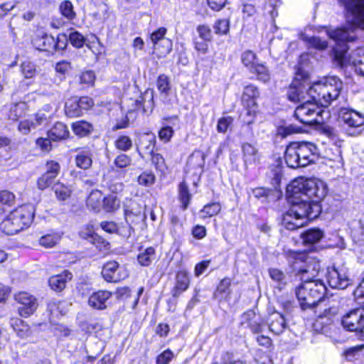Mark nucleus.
Instances as JSON below:
<instances>
[{"label":"nucleus","instance_id":"1","mask_svg":"<svg viewBox=\"0 0 364 364\" xmlns=\"http://www.w3.org/2000/svg\"><path fill=\"white\" fill-rule=\"evenodd\" d=\"M326 184L318 179L299 178L294 180L287 187V193L291 208L282 220L285 228L290 230L298 229L321 213L319 202L327 194Z\"/></svg>","mask_w":364,"mask_h":364},{"label":"nucleus","instance_id":"2","mask_svg":"<svg viewBox=\"0 0 364 364\" xmlns=\"http://www.w3.org/2000/svg\"><path fill=\"white\" fill-rule=\"evenodd\" d=\"M343 89V82L335 76H330L309 86V97L321 107L328 106L336 100Z\"/></svg>","mask_w":364,"mask_h":364},{"label":"nucleus","instance_id":"3","mask_svg":"<svg viewBox=\"0 0 364 364\" xmlns=\"http://www.w3.org/2000/svg\"><path fill=\"white\" fill-rule=\"evenodd\" d=\"M286 255L301 281H316L314 278L321 270L320 261L317 258L291 250L286 252Z\"/></svg>","mask_w":364,"mask_h":364},{"label":"nucleus","instance_id":"4","mask_svg":"<svg viewBox=\"0 0 364 364\" xmlns=\"http://www.w3.org/2000/svg\"><path fill=\"white\" fill-rule=\"evenodd\" d=\"M317 148L311 142H292L287 146L284 159L287 166L296 168L314 163Z\"/></svg>","mask_w":364,"mask_h":364},{"label":"nucleus","instance_id":"5","mask_svg":"<svg viewBox=\"0 0 364 364\" xmlns=\"http://www.w3.org/2000/svg\"><path fill=\"white\" fill-rule=\"evenodd\" d=\"M34 216L33 207L21 205L11 211L1 222L0 229L7 235L16 234L28 228Z\"/></svg>","mask_w":364,"mask_h":364},{"label":"nucleus","instance_id":"6","mask_svg":"<svg viewBox=\"0 0 364 364\" xmlns=\"http://www.w3.org/2000/svg\"><path fill=\"white\" fill-rule=\"evenodd\" d=\"M326 287L322 281H302L296 289V295L303 309L312 308L323 298Z\"/></svg>","mask_w":364,"mask_h":364},{"label":"nucleus","instance_id":"7","mask_svg":"<svg viewBox=\"0 0 364 364\" xmlns=\"http://www.w3.org/2000/svg\"><path fill=\"white\" fill-rule=\"evenodd\" d=\"M319 103L312 99H306L299 105L295 111L294 116L301 123L312 125L320 124L323 122L322 109L318 107Z\"/></svg>","mask_w":364,"mask_h":364},{"label":"nucleus","instance_id":"8","mask_svg":"<svg viewBox=\"0 0 364 364\" xmlns=\"http://www.w3.org/2000/svg\"><path fill=\"white\" fill-rule=\"evenodd\" d=\"M339 119L346 126V132L350 136H358L364 129V115L353 109L341 108Z\"/></svg>","mask_w":364,"mask_h":364},{"label":"nucleus","instance_id":"9","mask_svg":"<svg viewBox=\"0 0 364 364\" xmlns=\"http://www.w3.org/2000/svg\"><path fill=\"white\" fill-rule=\"evenodd\" d=\"M348 48L339 50L335 49V59L340 66H343L348 63H352L355 71L364 76V48H358L350 56L347 55Z\"/></svg>","mask_w":364,"mask_h":364},{"label":"nucleus","instance_id":"10","mask_svg":"<svg viewBox=\"0 0 364 364\" xmlns=\"http://www.w3.org/2000/svg\"><path fill=\"white\" fill-rule=\"evenodd\" d=\"M102 275L107 282H118L127 278L129 272L124 265H119L116 261H109L104 264Z\"/></svg>","mask_w":364,"mask_h":364},{"label":"nucleus","instance_id":"11","mask_svg":"<svg viewBox=\"0 0 364 364\" xmlns=\"http://www.w3.org/2000/svg\"><path fill=\"white\" fill-rule=\"evenodd\" d=\"M15 300L18 304V313L22 317H29L37 309L38 304L37 299L32 294L21 291L15 295Z\"/></svg>","mask_w":364,"mask_h":364},{"label":"nucleus","instance_id":"12","mask_svg":"<svg viewBox=\"0 0 364 364\" xmlns=\"http://www.w3.org/2000/svg\"><path fill=\"white\" fill-rule=\"evenodd\" d=\"M341 325L347 331L360 333L364 325V309H355L346 313L342 317Z\"/></svg>","mask_w":364,"mask_h":364},{"label":"nucleus","instance_id":"13","mask_svg":"<svg viewBox=\"0 0 364 364\" xmlns=\"http://www.w3.org/2000/svg\"><path fill=\"white\" fill-rule=\"evenodd\" d=\"M47 119L48 116L45 113L38 111L35 115L21 120L18 124V129L21 134H28L32 130L45 123Z\"/></svg>","mask_w":364,"mask_h":364},{"label":"nucleus","instance_id":"14","mask_svg":"<svg viewBox=\"0 0 364 364\" xmlns=\"http://www.w3.org/2000/svg\"><path fill=\"white\" fill-rule=\"evenodd\" d=\"M328 284L335 289H346L349 285L350 279L344 269L333 268L328 272Z\"/></svg>","mask_w":364,"mask_h":364},{"label":"nucleus","instance_id":"15","mask_svg":"<svg viewBox=\"0 0 364 364\" xmlns=\"http://www.w3.org/2000/svg\"><path fill=\"white\" fill-rule=\"evenodd\" d=\"M32 43L36 49L44 51H50L57 46L55 39L41 30L36 31V36L32 40Z\"/></svg>","mask_w":364,"mask_h":364},{"label":"nucleus","instance_id":"16","mask_svg":"<svg viewBox=\"0 0 364 364\" xmlns=\"http://www.w3.org/2000/svg\"><path fill=\"white\" fill-rule=\"evenodd\" d=\"M112 294L109 291L100 290L92 293L88 299V304L90 307L103 310L107 306V301L111 298Z\"/></svg>","mask_w":364,"mask_h":364},{"label":"nucleus","instance_id":"17","mask_svg":"<svg viewBox=\"0 0 364 364\" xmlns=\"http://www.w3.org/2000/svg\"><path fill=\"white\" fill-rule=\"evenodd\" d=\"M156 144V136L154 134H144L140 136L139 144H136V150L139 154L144 158L145 155H151L154 153Z\"/></svg>","mask_w":364,"mask_h":364},{"label":"nucleus","instance_id":"18","mask_svg":"<svg viewBox=\"0 0 364 364\" xmlns=\"http://www.w3.org/2000/svg\"><path fill=\"white\" fill-rule=\"evenodd\" d=\"M135 102L136 109L141 107L143 112H151L154 106V91L152 90H146L137 100H136Z\"/></svg>","mask_w":364,"mask_h":364},{"label":"nucleus","instance_id":"19","mask_svg":"<svg viewBox=\"0 0 364 364\" xmlns=\"http://www.w3.org/2000/svg\"><path fill=\"white\" fill-rule=\"evenodd\" d=\"M259 95V92L256 87L253 85L246 86L242 96L243 105L253 110L257 105L255 100Z\"/></svg>","mask_w":364,"mask_h":364},{"label":"nucleus","instance_id":"20","mask_svg":"<svg viewBox=\"0 0 364 364\" xmlns=\"http://www.w3.org/2000/svg\"><path fill=\"white\" fill-rule=\"evenodd\" d=\"M190 278L186 271H179L176 277L175 287L172 290L173 297H178L182 292L185 291L189 287Z\"/></svg>","mask_w":364,"mask_h":364},{"label":"nucleus","instance_id":"21","mask_svg":"<svg viewBox=\"0 0 364 364\" xmlns=\"http://www.w3.org/2000/svg\"><path fill=\"white\" fill-rule=\"evenodd\" d=\"M71 279L72 274L68 271H65L60 274L50 277L48 282L53 290L55 291H61L65 287L68 281Z\"/></svg>","mask_w":364,"mask_h":364},{"label":"nucleus","instance_id":"22","mask_svg":"<svg viewBox=\"0 0 364 364\" xmlns=\"http://www.w3.org/2000/svg\"><path fill=\"white\" fill-rule=\"evenodd\" d=\"M242 157L245 165L256 164L259 160L258 149L250 143H245L242 146Z\"/></svg>","mask_w":364,"mask_h":364},{"label":"nucleus","instance_id":"23","mask_svg":"<svg viewBox=\"0 0 364 364\" xmlns=\"http://www.w3.org/2000/svg\"><path fill=\"white\" fill-rule=\"evenodd\" d=\"M309 87L301 85L299 87H291L288 90L287 96L289 100L294 102H301L305 101L306 99H312L309 97Z\"/></svg>","mask_w":364,"mask_h":364},{"label":"nucleus","instance_id":"24","mask_svg":"<svg viewBox=\"0 0 364 364\" xmlns=\"http://www.w3.org/2000/svg\"><path fill=\"white\" fill-rule=\"evenodd\" d=\"M48 137L53 141L65 139L69 136V131L65 124L61 122H57L48 131Z\"/></svg>","mask_w":364,"mask_h":364},{"label":"nucleus","instance_id":"25","mask_svg":"<svg viewBox=\"0 0 364 364\" xmlns=\"http://www.w3.org/2000/svg\"><path fill=\"white\" fill-rule=\"evenodd\" d=\"M11 325L17 336L23 339H26L32 336V331L30 326L21 319H12Z\"/></svg>","mask_w":364,"mask_h":364},{"label":"nucleus","instance_id":"26","mask_svg":"<svg viewBox=\"0 0 364 364\" xmlns=\"http://www.w3.org/2000/svg\"><path fill=\"white\" fill-rule=\"evenodd\" d=\"M286 328V321L282 315L276 313L269 318V331L275 334H280Z\"/></svg>","mask_w":364,"mask_h":364},{"label":"nucleus","instance_id":"27","mask_svg":"<svg viewBox=\"0 0 364 364\" xmlns=\"http://www.w3.org/2000/svg\"><path fill=\"white\" fill-rule=\"evenodd\" d=\"M28 106L24 102L12 104L9 109V118L11 120L17 121L25 115Z\"/></svg>","mask_w":364,"mask_h":364},{"label":"nucleus","instance_id":"28","mask_svg":"<svg viewBox=\"0 0 364 364\" xmlns=\"http://www.w3.org/2000/svg\"><path fill=\"white\" fill-rule=\"evenodd\" d=\"M53 191L55 193V197L59 200H65L69 198L73 191L70 186L60 182L54 184Z\"/></svg>","mask_w":364,"mask_h":364},{"label":"nucleus","instance_id":"29","mask_svg":"<svg viewBox=\"0 0 364 364\" xmlns=\"http://www.w3.org/2000/svg\"><path fill=\"white\" fill-rule=\"evenodd\" d=\"M103 195L101 191L95 190L92 191L87 200L88 207L95 211H99L102 203H103Z\"/></svg>","mask_w":364,"mask_h":364},{"label":"nucleus","instance_id":"30","mask_svg":"<svg viewBox=\"0 0 364 364\" xmlns=\"http://www.w3.org/2000/svg\"><path fill=\"white\" fill-rule=\"evenodd\" d=\"M73 132L80 136H85L92 131V126L85 121H77L72 124Z\"/></svg>","mask_w":364,"mask_h":364},{"label":"nucleus","instance_id":"31","mask_svg":"<svg viewBox=\"0 0 364 364\" xmlns=\"http://www.w3.org/2000/svg\"><path fill=\"white\" fill-rule=\"evenodd\" d=\"M60 235L55 232H52L41 236L39 239V244L46 248L54 247L60 240Z\"/></svg>","mask_w":364,"mask_h":364},{"label":"nucleus","instance_id":"32","mask_svg":"<svg viewBox=\"0 0 364 364\" xmlns=\"http://www.w3.org/2000/svg\"><path fill=\"white\" fill-rule=\"evenodd\" d=\"M323 233L320 229H310L301 235L304 242L306 244H314L320 241Z\"/></svg>","mask_w":364,"mask_h":364},{"label":"nucleus","instance_id":"33","mask_svg":"<svg viewBox=\"0 0 364 364\" xmlns=\"http://www.w3.org/2000/svg\"><path fill=\"white\" fill-rule=\"evenodd\" d=\"M65 113L70 117H78L82 114L77 102V97H72L65 102Z\"/></svg>","mask_w":364,"mask_h":364},{"label":"nucleus","instance_id":"34","mask_svg":"<svg viewBox=\"0 0 364 364\" xmlns=\"http://www.w3.org/2000/svg\"><path fill=\"white\" fill-rule=\"evenodd\" d=\"M221 210V205L219 203H208L200 211L202 219L213 217L218 215Z\"/></svg>","mask_w":364,"mask_h":364},{"label":"nucleus","instance_id":"35","mask_svg":"<svg viewBox=\"0 0 364 364\" xmlns=\"http://www.w3.org/2000/svg\"><path fill=\"white\" fill-rule=\"evenodd\" d=\"M76 166L82 169L89 168L92 164V154L90 151H82L75 157Z\"/></svg>","mask_w":364,"mask_h":364},{"label":"nucleus","instance_id":"36","mask_svg":"<svg viewBox=\"0 0 364 364\" xmlns=\"http://www.w3.org/2000/svg\"><path fill=\"white\" fill-rule=\"evenodd\" d=\"M230 285L231 280L229 278L222 279L214 294L215 296L219 299L227 298L230 293Z\"/></svg>","mask_w":364,"mask_h":364},{"label":"nucleus","instance_id":"37","mask_svg":"<svg viewBox=\"0 0 364 364\" xmlns=\"http://www.w3.org/2000/svg\"><path fill=\"white\" fill-rule=\"evenodd\" d=\"M269 277L277 284V287L282 289L287 283L286 274L278 269H270L269 270Z\"/></svg>","mask_w":364,"mask_h":364},{"label":"nucleus","instance_id":"38","mask_svg":"<svg viewBox=\"0 0 364 364\" xmlns=\"http://www.w3.org/2000/svg\"><path fill=\"white\" fill-rule=\"evenodd\" d=\"M154 49L157 52L159 58H162L168 54L172 50V41L167 38L161 43L154 45Z\"/></svg>","mask_w":364,"mask_h":364},{"label":"nucleus","instance_id":"39","mask_svg":"<svg viewBox=\"0 0 364 364\" xmlns=\"http://www.w3.org/2000/svg\"><path fill=\"white\" fill-rule=\"evenodd\" d=\"M155 258V250L148 247L138 255V261L142 266H149Z\"/></svg>","mask_w":364,"mask_h":364},{"label":"nucleus","instance_id":"40","mask_svg":"<svg viewBox=\"0 0 364 364\" xmlns=\"http://www.w3.org/2000/svg\"><path fill=\"white\" fill-rule=\"evenodd\" d=\"M250 72L256 74L257 79L263 82H267L270 78L269 70L262 63H257Z\"/></svg>","mask_w":364,"mask_h":364},{"label":"nucleus","instance_id":"41","mask_svg":"<svg viewBox=\"0 0 364 364\" xmlns=\"http://www.w3.org/2000/svg\"><path fill=\"white\" fill-rule=\"evenodd\" d=\"M241 60L242 64L248 68L249 70L255 68L258 63L257 55L251 50H245L242 53Z\"/></svg>","mask_w":364,"mask_h":364},{"label":"nucleus","instance_id":"42","mask_svg":"<svg viewBox=\"0 0 364 364\" xmlns=\"http://www.w3.org/2000/svg\"><path fill=\"white\" fill-rule=\"evenodd\" d=\"M179 200L182 203V207L186 210L191 201V195L189 193L187 185L185 183H181L178 187Z\"/></svg>","mask_w":364,"mask_h":364},{"label":"nucleus","instance_id":"43","mask_svg":"<svg viewBox=\"0 0 364 364\" xmlns=\"http://www.w3.org/2000/svg\"><path fill=\"white\" fill-rule=\"evenodd\" d=\"M48 309L53 317H58L66 313L65 304L63 301H50L48 304Z\"/></svg>","mask_w":364,"mask_h":364},{"label":"nucleus","instance_id":"44","mask_svg":"<svg viewBox=\"0 0 364 364\" xmlns=\"http://www.w3.org/2000/svg\"><path fill=\"white\" fill-rule=\"evenodd\" d=\"M60 14L67 19L73 20L75 17V12L73 6L70 1H63L60 3L59 7Z\"/></svg>","mask_w":364,"mask_h":364},{"label":"nucleus","instance_id":"45","mask_svg":"<svg viewBox=\"0 0 364 364\" xmlns=\"http://www.w3.org/2000/svg\"><path fill=\"white\" fill-rule=\"evenodd\" d=\"M115 147L122 151H127L132 147V141L128 136L120 135L114 141Z\"/></svg>","mask_w":364,"mask_h":364},{"label":"nucleus","instance_id":"46","mask_svg":"<svg viewBox=\"0 0 364 364\" xmlns=\"http://www.w3.org/2000/svg\"><path fill=\"white\" fill-rule=\"evenodd\" d=\"M364 348V345H359L348 348L344 352L346 358L349 361L358 360L363 355L362 351Z\"/></svg>","mask_w":364,"mask_h":364},{"label":"nucleus","instance_id":"47","mask_svg":"<svg viewBox=\"0 0 364 364\" xmlns=\"http://www.w3.org/2000/svg\"><path fill=\"white\" fill-rule=\"evenodd\" d=\"M21 70L26 78H32L36 73V66L33 62L26 60L21 65Z\"/></svg>","mask_w":364,"mask_h":364},{"label":"nucleus","instance_id":"48","mask_svg":"<svg viewBox=\"0 0 364 364\" xmlns=\"http://www.w3.org/2000/svg\"><path fill=\"white\" fill-rule=\"evenodd\" d=\"M213 28L216 34L226 35L230 30V21L226 18L218 19L215 22Z\"/></svg>","mask_w":364,"mask_h":364},{"label":"nucleus","instance_id":"49","mask_svg":"<svg viewBox=\"0 0 364 364\" xmlns=\"http://www.w3.org/2000/svg\"><path fill=\"white\" fill-rule=\"evenodd\" d=\"M119 205V200L117 199V196L110 195L107 197H104L103 207L107 211H114L118 209Z\"/></svg>","mask_w":364,"mask_h":364},{"label":"nucleus","instance_id":"50","mask_svg":"<svg viewBox=\"0 0 364 364\" xmlns=\"http://www.w3.org/2000/svg\"><path fill=\"white\" fill-rule=\"evenodd\" d=\"M301 129L296 125L290 124L288 126H281L277 128V135L282 137H286L288 135L299 133Z\"/></svg>","mask_w":364,"mask_h":364},{"label":"nucleus","instance_id":"51","mask_svg":"<svg viewBox=\"0 0 364 364\" xmlns=\"http://www.w3.org/2000/svg\"><path fill=\"white\" fill-rule=\"evenodd\" d=\"M139 184L144 186H150L155 182V176L151 172H143L138 176Z\"/></svg>","mask_w":364,"mask_h":364},{"label":"nucleus","instance_id":"52","mask_svg":"<svg viewBox=\"0 0 364 364\" xmlns=\"http://www.w3.org/2000/svg\"><path fill=\"white\" fill-rule=\"evenodd\" d=\"M151 155V162L155 166L156 169L159 171L164 172L166 168V164L165 160L162 155L160 154H152Z\"/></svg>","mask_w":364,"mask_h":364},{"label":"nucleus","instance_id":"53","mask_svg":"<svg viewBox=\"0 0 364 364\" xmlns=\"http://www.w3.org/2000/svg\"><path fill=\"white\" fill-rule=\"evenodd\" d=\"M307 43L309 47L318 50H323L328 46L327 42L326 41L315 36L308 38Z\"/></svg>","mask_w":364,"mask_h":364},{"label":"nucleus","instance_id":"54","mask_svg":"<svg viewBox=\"0 0 364 364\" xmlns=\"http://www.w3.org/2000/svg\"><path fill=\"white\" fill-rule=\"evenodd\" d=\"M166 32L167 30L164 27H161L158 30L154 31L150 36L152 44H158V43H161L163 40L167 39V38L165 37Z\"/></svg>","mask_w":364,"mask_h":364},{"label":"nucleus","instance_id":"55","mask_svg":"<svg viewBox=\"0 0 364 364\" xmlns=\"http://www.w3.org/2000/svg\"><path fill=\"white\" fill-rule=\"evenodd\" d=\"M196 31L201 39L205 41H210L213 38L210 28L207 25L198 26Z\"/></svg>","mask_w":364,"mask_h":364},{"label":"nucleus","instance_id":"56","mask_svg":"<svg viewBox=\"0 0 364 364\" xmlns=\"http://www.w3.org/2000/svg\"><path fill=\"white\" fill-rule=\"evenodd\" d=\"M114 164L117 168H126L131 165L132 159L127 154H121L115 158Z\"/></svg>","mask_w":364,"mask_h":364},{"label":"nucleus","instance_id":"57","mask_svg":"<svg viewBox=\"0 0 364 364\" xmlns=\"http://www.w3.org/2000/svg\"><path fill=\"white\" fill-rule=\"evenodd\" d=\"M53 176L43 173L37 181L38 188L41 190H45L48 187H49L53 182L54 179Z\"/></svg>","mask_w":364,"mask_h":364},{"label":"nucleus","instance_id":"58","mask_svg":"<svg viewBox=\"0 0 364 364\" xmlns=\"http://www.w3.org/2000/svg\"><path fill=\"white\" fill-rule=\"evenodd\" d=\"M173 356V353L171 350L166 349L156 357V363L169 364Z\"/></svg>","mask_w":364,"mask_h":364},{"label":"nucleus","instance_id":"59","mask_svg":"<svg viewBox=\"0 0 364 364\" xmlns=\"http://www.w3.org/2000/svg\"><path fill=\"white\" fill-rule=\"evenodd\" d=\"M232 122L233 119L231 117H224L219 119L217 124L218 132L222 133L226 132Z\"/></svg>","mask_w":364,"mask_h":364},{"label":"nucleus","instance_id":"60","mask_svg":"<svg viewBox=\"0 0 364 364\" xmlns=\"http://www.w3.org/2000/svg\"><path fill=\"white\" fill-rule=\"evenodd\" d=\"M96 235L97 234L95 233V228L92 224L85 225L80 232V235L82 238L89 240H92Z\"/></svg>","mask_w":364,"mask_h":364},{"label":"nucleus","instance_id":"61","mask_svg":"<svg viewBox=\"0 0 364 364\" xmlns=\"http://www.w3.org/2000/svg\"><path fill=\"white\" fill-rule=\"evenodd\" d=\"M71 43L76 48H82L85 43V38L78 32L70 33L69 36Z\"/></svg>","mask_w":364,"mask_h":364},{"label":"nucleus","instance_id":"62","mask_svg":"<svg viewBox=\"0 0 364 364\" xmlns=\"http://www.w3.org/2000/svg\"><path fill=\"white\" fill-rule=\"evenodd\" d=\"M60 165L58 162L50 161L46 164V172L45 173L56 178L60 171Z\"/></svg>","mask_w":364,"mask_h":364},{"label":"nucleus","instance_id":"63","mask_svg":"<svg viewBox=\"0 0 364 364\" xmlns=\"http://www.w3.org/2000/svg\"><path fill=\"white\" fill-rule=\"evenodd\" d=\"M14 200V195L7 191H0V203L9 207Z\"/></svg>","mask_w":364,"mask_h":364},{"label":"nucleus","instance_id":"64","mask_svg":"<svg viewBox=\"0 0 364 364\" xmlns=\"http://www.w3.org/2000/svg\"><path fill=\"white\" fill-rule=\"evenodd\" d=\"M80 80L81 83L92 85L95 80V75L91 70L85 71L81 74Z\"/></svg>","mask_w":364,"mask_h":364}]
</instances>
